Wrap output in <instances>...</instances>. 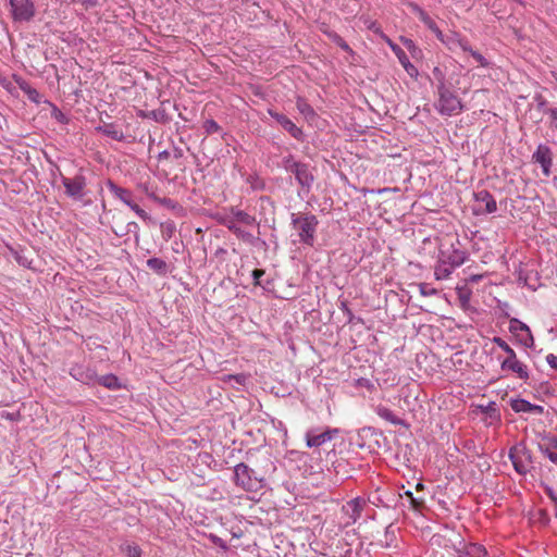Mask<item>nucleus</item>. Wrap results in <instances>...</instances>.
<instances>
[{"instance_id": "f257e3e1", "label": "nucleus", "mask_w": 557, "mask_h": 557, "mask_svg": "<svg viewBox=\"0 0 557 557\" xmlns=\"http://www.w3.org/2000/svg\"><path fill=\"white\" fill-rule=\"evenodd\" d=\"M438 73L440 77L438 84L436 86V95L437 99L435 101V109L441 115L453 116L461 113L463 111V104L459 97L450 90L447 86L443 74L436 67L434 70V74Z\"/></svg>"}, {"instance_id": "f03ea898", "label": "nucleus", "mask_w": 557, "mask_h": 557, "mask_svg": "<svg viewBox=\"0 0 557 557\" xmlns=\"http://www.w3.org/2000/svg\"><path fill=\"white\" fill-rule=\"evenodd\" d=\"M493 342L507 354V358L502 361V370L511 371L519 379L527 380L529 377L528 369L517 359L515 350L500 337H494Z\"/></svg>"}, {"instance_id": "7ed1b4c3", "label": "nucleus", "mask_w": 557, "mask_h": 557, "mask_svg": "<svg viewBox=\"0 0 557 557\" xmlns=\"http://www.w3.org/2000/svg\"><path fill=\"white\" fill-rule=\"evenodd\" d=\"M294 228L298 232L299 240L304 244L312 246L314 243V234L318 225L315 215L306 214L301 216L292 215Z\"/></svg>"}, {"instance_id": "20e7f679", "label": "nucleus", "mask_w": 557, "mask_h": 557, "mask_svg": "<svg viewBox=\"0 0 557 557\" xmlns=\"http://www.w3.org/2000/svg\"><path fill=\"white\" fill-rule=\"evenodd\" d=\"M234 476L235 483L245 491H256L260 483L255 471L243 462L235 466Z\"/></svg>"}, {"instance_id": "39448f33", "label": "nucleus", "mask_w": 557, "mask_h": 557, "mask_svg": "<svg viewBox=\"0 0 557 557\" xmlns=\"http://www.w3.org/2000/svg\"><path fill=\"white\" fill-rule=\"evenodd\" d=\"M12 17L15 22H28L35 16V4L32 0H9Z\"/></svg>"}, {"instance_id": "423d86ee", "label": "nucleus", "mask_w": 557, "mask_h": 557, "mask_svg": "<svg viewBox=\"0 0 557 557\" xmlns=\"http://www.w3.org/2000/svg\"><path fill=\"white\" fill-rule=\"evenodd\" d=\"M473 197L475 201L473 212L475 214H488L497 210L496 200L487 190H479L474 193Z\"/></svg>"}, {"instance_id": "0eeeda50", "label": "nucleus", "mask_w": 557, "mask_h": 557, "mask_svg": "<svg viewBox=\"0 0 557 557\" xmlns=\"http://www.w3.org/2000/svg\"><path fill=\"white\" fill-rule=\"evenodd\" d=\"M509 458L515 470L520 474H525L531 469L530 454L523 447H512L509 451Z\"/></svg>"}, {"instance_id": "6e6552de", "label": "nucleus", "mask_w": 557, "mask_h": 557, "mask_svg": "<svg viewBox=\"0 0 557 557\" xmlns=\"http://www.w3.org/2000/svg\"><path fill=\"white\" fill-rule=\"evenodd\" d=\"M62 184L69 197L81 200L85 196L86 178L83 175H76L73 178L62 177Z\"/></svg>"}, {"instance_id": "1a4fd4ad", "label": "nucleus", "mask_w": 557, "mask_h": 557, "mask_svg": "<svg viewBox=\"0 0 557 557\" xmlns=\"http://www.w3.org/2000/svg\"><path fill=\"white\" fill-rule=\"evenodd\" d=\"M337 429H325L320 431L319 429H311L306 433V444L308 447H320L323 444L332 441L335 434H337Z\"/></svg>"}, {"instance_id": "9d476101", "label": "nucleus", "mask_w": 557, "mask_h": 557, "mask_svg": "<svg viewBox=\"0 0 557 557\" xmlns=\"http://www.w3.org/2000/svg\"><path fill=\"white\" fill-rule=\"evenodd\" d=\"M366 499L356 497L347 502L343 507L342 511L346 516V525L354 524L361 517V512L366 506Z\"/></svg>"}, {"instance_id": "9b49d317", "label": "nucleus", "mask_w": 557, "mask_h": 557, "mask_svg": "<svg viewBox=\"0 0 557 557\" xmlns=\"http://www.w3.org/2000/svg\"><path fill=\"white\" fill-rule=\"evenodd\" d=\"M509 331L516 334L520 338L521 344L525 347H532L534 345V339L529 326L520 320L516 318L510 319Z\"/></svg>"}, {"instance_id": "f8f14e48", "label": "nucleus", "mask_w": 557, "mask_h": 557, "mask_svg": "<svg viewBox=\"0 0 557 557\" xmlns=\"http://www.w3.org/2000/svg\"><path fill=\"white\" fill-rule=\"evenodd\" d=\"M438 259L453 269H456L467 261L468 253L463 250L451 247L447 250H441Z\"/></svg>"}, {"instance_id": "ddd939ff", "label": "nucleus", "mask_w": 557, "mask_h": 557, "mask_svg": "<svg viewBox=\"0 0 557 557\" xmlns=\"http://www.w3.org/2000/svg\"><path fill=\"white\" fill-rule=\"evenodd\" d=\"M533 160L539 163L545 176L550 174L552 166V150L546 145H539L535 152L533 153Z\"/></svg>"}, {"instance_id": "4468645a", "label": "nucleus", "mask_w": 557, "mask_h": 557, "mask_svg": "<svg viewBox=\"0 0 557 557\" xmlns=\"http://www.w3.org/2000/svg\"><path fill=\"white\" fill-rule=\"evenodd\" d=\"M70 374L76 381H79L84 384H96L97 373L89 367L75 364L70 369Z\"/></svg>"}, {"instance_id": "2eb2a0df", "label": "nucleus", "mask_w": 557, "mask_h": 557, "mask_svg": "<svg viewBox=\"0 0 557 557\" xmlns=\"http://www.w3.org/2000/svg\"><path fill=\"white\" fill-rule=\"evenodd\" d=\"M269 114L285 129L294 138L300 139L302 136V131L295 125L293 121H290L286 115L269 110Z\"/></svg>"}, {"instance_id": "dca6fc26", "label": "nucleus", "mask_w": 557, "mask_h": 557, "mask_svg": "<svg viewBox=\"0 0 557 557\" xmlns=\"http://www.w3.org/2000/svg\"><path fill=\"white\" fill-rule=\"evenodd\" d=\"M388 45H389L391 49L393 50V52L398 58L400 64L403 65L405 71L408 73V75L411 77H417L419 74L418 70L409 61V58L407 57L406 52L399 46H397L396 44H393L392 41H388Z\"/></svg>"}, {"instance_id": "f3484780", "label": "nucleus", "mask_w": 557, "mask_h": 557, "mask_svg": "<svg viewBox=\"0 0 557 557\" xmlns=\"http://www.w3.org/2000/svg\"><path fill=\"white\" fill-rule=\"evenodd\" d=\"M295 178L298 184L307 190L310 189L314 181V176L307 164L300 168V170L296 173Z\"/></svg>"}, {"instance_id": "a211bd4d", "label": "nucleus", "mask_w": 557, "mask_h": 557, "mask_svg": "<svg viewBox=\"0 0 557 557\" xmlns=\"http://www.w3.org/2000/svg\"><path fill=\"white\" fill-rule=\"evenodd\" d=\"M15 82L30 101L35 103H40V94L35 88H33L25 79L15 76Z\"/></svg>"}, {"instance_id": "6ab92c4d", "label": "nucleus", "mask_w": 557, "mask_h": 557, "mask_svg": "<svg viewBox=\"0 0 557 557\" xmlns=\"http://www.w3.org/2000/svg\"><path fill=\"white\" fill-rule=\"evenodd\" d=\"M375 412L380 418L388 421L389 423H392L394 425L403 424V420L400 418H398L397 416H395L394 412L385 406H381V405L377 406L375 408Z\"/></svg>"}, {"instance_id": "aec40b11", "label": "nucleus", "mask_w": 557, "mask_h": 557, "mask_svg": "<svg viewBox=\"0 0 557 557\" xmlns=\"http://www.w3.org/2000/svg\"><path fill=\"white\" fill-rule=\"evenodd\" d=\"M227 220H234L236 224L253 225L256 219L242 210H232V216Z\"/></svg>"}, {"instance_id": "412c9836", "label": "nucleus", "mask_w": 557, "mask_h": 557, "mask_svg": "<svg viewBox=\"0 0 557 557\" xmlns=\"http://www.w3.org/2000/svg\"><path fill=\"white\" fill-rule=\"evenodd\" d=\"M225 225L238 238H240V239H243L245 242H251L252 240L251 233L244 231L242 227L238 226V224L235 223L234 220H226L225 221Z\"/></svg>"}, {"instance_id": "4be33fe9", "label": "nucleus", "mask_w": 557, "mask_h": 557, "mask_svg": "<svg viewBox=\"0 0 557 557\" xmlns=\"http://www.w3.org/2000/svg\"><path fill=\"white\" fill-rule=\"evenodd\" d=\"M147 267L159 275H165L168 273V264L160 258L148 259Z\"/></svg>"}, {"instance_id": "5701e85b", "label": "nucleus", "mask_w": 557, "mask_h": 557, "mask_svg": "<svg viewBox=\"0 0 557 557\" xmlns=\"http://www.w3.org/2000/svg\"><path fill=\"white\" fill-rule=\"evenodd\" d=\"M96 383L110 389H117L121 386L119 379L114 374H106L103 376L97 375Z\"/></svg>"}, {"instance_id": "b1692460", "label": "nucleus", "mask_w": 557, "mask_h": 557, "mask_svg": "<svg viewBox=\"0 0 557 557\" xmlns=\"http://www.w3.org/2000/svg\"><path fill=\"white\" fill-rule=\"evenodd\" d=\"M455 269L449 267L448 264H445L440 259L437 260V263L434 269V275L436 280H446L450 276Z\"/></svg>"}, {"instance_id": "393cba45", "label": "nucleus", "mask_w": 557, "mask_h": 557, "mask_svg": "<svg viewBox=\"0 0 557 557\" xmlns=\"http://www.w3.org/2000/svg\"><path fill=\"white\" fill-rule=\"evenodd\" d=\"M110 190L114 194L115 197H117L126 206H131L132 194L129 190L119 187L112 183H110Z\"/></svg>"}, {"instance_id": "a878e982", "label": "nucleus", "mask_w": 557, "mask_h": 557, "mask_svg": "<svg viewBox=\"0 0 557 557\" xmlns=\"http://www.w3.org/2000/svg\"><path fill=\"white\" fill-rule=\"evenodd\" d=\"M99 131H101L106 136L114 139V140H117V141L123 140V138H124L123 132L121 129H119L116 126H114L113 124H106V125L101 126L99 128Z\"/></svg>"}, {"instance_id": "bb28decb", "label": "nucleus", "mask_w": 557, "mask_h": 557, "mask_svg": "<svg viewBox=\"0 0 557 557\" xmlns=\"http://www.w3.org/2000/svg\"><path fill=\"white\" fill-rule=\"evenodd\" d=\"M395 541H396L395 532L392 529V525H389L385 529L384 540H380L377 542V545L383 548H389V547L394 546Z\"/></svg>"}, {"instance_id": "cd10ccee", "label": "nucleus", "mask_w": 557, "mask_h": 557, "mask_svg": "<svg viewBox=\"0 0 557 557\" xmlns=\"http://www.w3.org/2000/svg\"><path fill=\"white\" fill-rule=\"evenodd\" d=\"M296 107L298 111L307 119L314 115L313 109L304 98H297Z\"/></svg>"}, {"instance_id": "c85d7f7f", "label": "nucleus", "mask_w": 557, "mask_h": 557, "mask_svg": "<svg viewBox=\"0 0 557 557\" xmlns=\"http://www.w3.org/2000/svg\"><path fill=\"white\" fill-rule=\"evenodd\" d=\"M326 35L329 38L337 45L339 48H342L344 51L352 53L351 48L348 46V44L335 32H326Z\"/></svg>"}, {"instance_id": "c756f323", "label": "nucleus", "mask_w": 557, "mask_h": 557, "mask_svg": "<svg viewBox=\"0 0 557 557\" xmlns=\"http://www.w3.org/2000/svg\"><path fill=\"white\" fill-rule=\"evenodd\" d=\"M466 554L468 557H485L487 553L484 546L470 544L466 549Z\"/></svg>"}, {"instance_id": "7c9ffc66", "label": "nucleus", "mask_w": 557, "mask_h": 557, "mask_svg": "<svg viewBox=\"0 0 557 557\" xmlns=\"http://www.w3.org/2000/svg\"><path fill=\"white\" fill-rule=\"evenodd\" d=\"M121 550L127 557H140L141 556V549L136 544L125 543V544L121 545Z\"/></svg>"}, {"instance_id": "2f4dec72", "label": "nucleus", "mask_w": 557, "mask_h": 557, "mask_svg": "<svg viewBox=\"0 0 557 557\" xmlns=\"http://www.w3.org/2000/svg\"><path fill=\"white\" fill-rule=\"evenodd\" d=\"M531 403L524 399H515L511 403V409L515 412H530Z\"/></svg>"}, {"instance_id": "473e14b6", "label": "nucleus", "mask_w": 557, "mask_h": 557, "mask_svg": "<svg viewBox=\"0 0 557 557\" xmlns=\"http://www.w3.org/2000/svg\"><path fill=\"white\" fill-rule=\"evenodd\" d=\"M223 382L225 383H235L237 385H244L247 381V375L239 373V374H227L223 376Z\"/></svg>"}, {"instance_id": "72a5a7b5", "label": "nucleus", "mask_w": 557, "mask_h": 557, "mask_svg": "<svg viewBox=\"0 0 557 557\" xmlns=\"http://www.w3.org/2000/svg\"><path fill=\"white\" fill-rule=\"evenodd\" d=\"M404 494L408 498L409 504H410L412 509H414V510H420L421 509V507L424 504V499L423 498L414 497L411 491H405Z\"/></svg>"}, {"instance_id": "f704fd0d", "label": "nucleus", "mask_w": 557, "mask_h": 557, "mask_svg": "<svg viewBox=\"0 0 557 557\" xmlns=\"http://www.w3.org/2000/svg\"><path fill=\"white\" fill-rule=\"evenodd\" d=\"M414 11L418 13L420 20L431 29L435 30V23L434 21L419 7L414 5Z\"/></svg>"}, {"instance_id": "c9c22d12", "label": "nucleus", "mask_w": 557, "mask_h": 557, "mask_svg": "<svg viewBox=\"0 0 557 557\" xmlns=\"http://www.w3.org/2000/svg\"><path fill=\"white\" fill-rule=\"evenodd\" d=\"M469 53L481 66L485 67L488 65L486 59L479 51L471 49Z\"/></svg>"}, {"instance_id": "e433bc0d", "label": "nucleus", "mask_w": 557, "mask_h": 557, "mask_svg": "<svg viewBox=\"0 0 557 557\" xmlns=\"http://www.w3.org/2000/svg\"><path fill=\"white\" fill-rule=\"evenodd\" d=\"M205 128H206L207 133L212 134V133L218 132L220 127L215 121L207 120L205 122Z\"/></svg>"}, {"instance_id": "4c0bfd02", "label": "nucleus", "mask_w": 557, "mask_h": 557, "mask_svg": "<svg viewBox=\"0 0 557 557\" xmlns=\"http://www.w3.org/2000/svg\"><path fill=\"white\" fill-rule=\"evenodd\" d=\"M295 162L296 160L292 156H287L282 160V168L288 172L293 168Z\"/></svg>"}, {"instance_id": "58836bf2", "label": "nucleus", "mask_w": 557, "mask_h": 557, "mask_svg": "<svg viewBox=\"0 0 557 557\" xmlns=\"http://www.w3.org/2000/svg\"><path fill=\"white\" fill-rule=\"evenodd\" d=\"M420 293L423 296H431V295H435L436 294V289L431 287L428 284H420Z\"/></svg>"}, {"instance_id": "ea45409f", "label": "nucleus", "mask_w": 557, "mask_h": 557, "mask_svg": "<svg viewBox=\"0 0 557 557\" xmlns=\"http://www.w3.org/2000/svg\"><path fill=\"white\" fill-rule=\"evenodd\" d=\"M546 113L550 116V124L554 128H557V108H550L546 110Z\"/></svg>"}, {"instance_id": "a19ab883", "label": "nucleus", "mask_w": 557, "mask_h": 557, "mask_svg": "<svg viewBox=\"0 0 557 557\" xmlns=\"http://www.w3.org/2000/svg\"><path fill=\"white\" fill-rule=\"evenodd\" d=\"M545 493L552 499L557 509V493L549 486L545 487Z\"/></svg>"}, {"instance_id": "79ce46f5", "label": "nucleus", "mask_w": 557, "mask_h": 557, "mask_svg": "<svg viewBox=\"0 0 557 557\" xmlns=\"http://www.w3.org/2000/svg\"><path fill=\"white\" fill-rule=\"evenodd\" d=\"M263 274H264L263 270H255V271H252V278H253L255 285H260V278H261V276Z\"/></svg>"}, {"instance_id": "37998d69", "label": "nucleus", "mask_w": 557, "mask_h": 557, "mask_svg": "<svg viewBox=\"0 0 557 557\" xmlns=\"http://www.w3.org/2000/svg\"><path fill=\"white\" fill-rule=\"evenodd\" d=\"M457 45H458V47H459L462 51H465V52H470V51H471V49H472V48H471V46L468 44V41L462 40V39H459V40L457 41Z\"/></svg>"}, {"instance_id": "c03bdc74", "label": "nucleus", "mask_w": 557, "mask_h": 557, "mask_svg": "<svg viewBox=\"0 0 557 557\" xmlns=\"http://www.w3.org/2000/svg\"><path fill=\"white\" fill-rule=\"evenodd\" d=\"M546 361L552 368L557 369V356L556 355H553V354L547 355Z\"/></svg>"}, {"instance_id": "a18cd8bd", "label": "nucleus", "mask_w": 557, "mask_h": 557, "mask_svg": "<svg viewBox=\"0 0 557 557\" xmlns=\"http://www.w3.org/2000/svg\"><path fill=\"white\" fill-rule=\"evenodd\" d=\"M544 408L542 406L531 404L530 413L542 414Z\"/></svg>"}, {"instance_id": "49530a36", "label": "nucleus", "mask_w": 557, "mask_h": 557, "mask_svg": "<svg viewBox=\"0 0 557 557\" xmlns=\"http://www.w3.org/2000/svg\"><path fill=\"white\" fill-rule=\"evenodd\" d=\"M305 165V163H301V162H295L293 168L288 171L290 173H293L294 175H296V173L300 170V168H302Z\"/></svg>"}, {"instance_id": "de8ad7c7", "label": "nucleus", "mask_w": 557, "mask_h": 557, "mask_svg": "<svg viewBox=\"0 0 557 557\" xmlns=\"http://www.w3.org/2000/svg\"><path fill=\"white\" fill-rule=\"evenodd\" d=\"M548 459L557 465V451H547Z\"/></svg>"}, {"instance_id": "09e8293b", "label": "nucleus", "mask_w": 557, "mask_h": 557, "mask_svg": "<svg viewBox=\"0 0 557 557\" xmlns=\"http://www.w3.org/2000/svg\"><path fill=\"white\" fill-rule=\"evenodd\" d=\"M404 45L409 49L413 50L416 49V46L411 39H404Z\"/></svg>"}, {"instance_id": "8fccbe9b", "label": "nucleus", "mask_w": 557, "mask_h": 557, "mask_svg": "<svg viewBox=\"0 0 557 557\" xmlns=\"http://www.w3.org/2000/svg\"><path fill=\"white\" fill-rule=\"evenodd\" d=\"M136 214H137L141 220H148V219H149L148 213H147L145 210H143V209H140Z\"/></svg>"}, {"instance_id": "3c124183", "label": "nucleus", "mask_w": 557, "mask_h": 557, "mask_svg": "<svg viewBox=\"0 0 557 557\" xmlns=\"http://www.w3.org/2000/svg\"><path fill=\"white\" fill-rule=\"evenodd\" d=\"M482 278V275L480 274H473L468 278V282L476 283Z\"/></svg>"}, {"instance_id": "603ef678", "label": "nucleus", "mask_w": 557, "mask_h": 557, "mask_svg": "<svg viewBox=\"0 0 557 557\" xmlns=\"http://www.w3.org/2000/svg\"><path fill=\"white\" fill-rule=\"evenodd\" d=\"M536 99H537V101H539V108H540V109H544V107L546 106V101H545V99H543V97H542V96H537V97H536Z\"/></svg>"}, {"instance_id": "864d4df0", "label": "nucleus", "mask_w": 557, "mask_h": 557, "mask_svg": "<svg viewBox=\"0 0 557 557\" xmlns=\"http://www.w3.org/2000/svg\"><path fill=\"white\" fill-rule=\"evenodd\" d=\"M135 213H137L141 208L136 205L133 200L131 201V206H128Z\"/></svg>"}, {"instance_id": "5fc2aeb1", "label": "nucleus", "mask_w": 557, "mask_h": 557, "mask_svg": "<svg viewBox=\"0 0 557 557\" xmlns=\"http://www.w3.org/2000/svg\"><path fill=\"white\" fill-rule=\"evenodd\" d=\"M135 213H137L141 208L136 205L133 200L131 201V206H128Z\"/></svg>"}, {"instance_id": "6e6d98bb", "label": "nucleus", "mask_w": 557, "mask_h": 557, "mask_svg": "<svg viewBox=\"0 0 557 557\" xmlns=\"http://www.w3.org/2000/svg\"><path fill=\"white\" fill-rule=\"evenodd\" d=\"M135 213H137L141 208L136 205L133 200L131 201V206H128Z\"/></svg>"}, {"instance_id": "4d7b16f0", "label": "nucleus", "mask_w": 557, "mask_h": 557, "mask_svg": "<svg viewBox=\"0 0 557 557\" xmlns=\"http://www.w3.org/2000/svg\"><path fill=\"white\" fill-rule=\"evenodd\" d=\"M417 490H422L423 488V484L422 483H418L417 486H416Z\"/></svg>"}, {"instance_id": "13d9d810", "label": "nucleus", "mask_w": 557, "mask_h": 557, "mask_svg": "<svg viewBox=\"0 0 557 557\" xmlns=\"http://www.w3.org/2000/svg\"><path fill=\"white\" fill-rule=\"evenodd\" d=\"M460 298H461L462 300H465V301H467V300L469 299V297H468V296H463V295H460Z\"/></svg>"}, {"instance_id": "bf43d9fd", "label": "nucleus", "mask_w": 557, "mask_h": 557, "mask_svg": "<svg viewBox=\"0 0 557 557\" xmlns=\"http://www.w3.org/2000/svg\"><path fill=\"white\" fill-rule=\"evenodd\" d=\"M343 308H344V309H345L349 314H351V312L347 309L346 304H343Z\"/></svg>"}, {"instance_id": "052dcab7", "label": "nucleus", "mask_w": 557, "mask_h": 557, "mask_svg": "<svg viewBox=\"0 0 557 557\" xmlns=\"http://www.w3.org/2000/svg\"><path fill=\"white\" fill-rule=\"evenodd\" d=\"M553 77L555 78L556 83H557V73H553Z\"/></svg>"}]
</instances>
